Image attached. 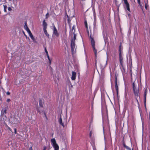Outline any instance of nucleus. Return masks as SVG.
Listing matches in <instances>:
<instances>
[{"instance_id": "f257e3e1", "label": "nucleus", "mask_w": 150, "mask_h": 150, "mask_svg": "<svg viewBox=\"0 0 150 150\" xmlns=\"http://www.w3.org/2000/svg\"><path fill=\"white\" fill-rule=\"evenodd\" d=\"M88 33L89 35V37L91 39V45L93 48V50L95 53L96 57L97 55V50L95 48V41L94 40L93 37L92 36L91 34H90V36L89 35V32L88 30Z\"/></svg>"}, {"instance_id": "f03ea898", "label": "nucleus", "mask_w": 150, "mask_h": 150, "mask_svg": "<svg viewBox=\"0 0 150 150\" xmlns=\"http://www.w3.org/2000/svg\"><path fill=\"white\" fill-rule=\"evenodd\" d=\"M133 91L135 96L139 97L140 98V94L139 87H136L135 83H132Z\"/></svg>"}, {"instance_id": "7ed1b4c3", "label": "nucleus", "mask_w": 150, "mask_h": 150, "mask_svg": "<svg viewBox=\"0 0 150 150\" xmlns=\"http://www.w3.org/2000/svg\"><path fill=\"white\" fill-rule=\"evenodd\" d=\"M51 142L52 145L54 148V150H59V146L57 143L55 139L54 138L51 139Z\"/></svg>"}, {"instance_id": "20e7f679", "label": "nucleus", "mask_w": 150, "mask_h": 150, "mask_svg": "<svg viewBox=\"0 0 150 150\" xmlns=\"http://www.w3.org/2000/svg\"><path fill=\"white\" fill-rule=\"evenodd\" d=\"M123 48L122 49H119V62H122V60H123V57L122 54H123V52L122 51Z\"/></svg>"}, {"instance_id": "39448f33", "label": "nucleus", "mask_w": 150, "mask_h": 150, "mask_svg": "<svg viewBox=\"0 0 150 150\" xmlns=\"http://www.w3.org/2000/svg\"><path fill=\"white\" fill-rule=\"evenodd\" d=\"M53 35H55L57 37H59V33L58 32L57 29L54 25L53 26Z\"/></svg>"}, {"instance_id": "423d86ee", "label": "nucleus", "mask_w": 150, "mask_h": 150, "mask_svg": "<svg viewBox=\"0 0 150 150\" xmlns=\"http://www.w3.org/2000/svg\"><path fill=\"white\" fill-rule=\"evenodd\" d=\"M75 46V41H71V51L72 52H74V49Z\"/></svg>"}, {"instance_id": "0eeeda50", "label": "nucleus", "mask_w": 150, "mask_h": 150, "mask_svg": "<svg viewBox=\"0 0 150 150\" xmlns=\"http://www.w3.org/2000/svg\"><path fill=\"white\" fill-rule=\"evenodd\" d=\"M124 1V3L126 6L127 10L129 12L130 11V9L129 8V4L128 3L127 0H122Z\"/></svg>"}, {"instance_id": "6e6552de", "label": "nucleus", "mask_w": 150, "mask_h": 150, "mask_svg": "<svg viewBox=\"0 0 150 150\" xmlns=\"http://www.w3.org/2000/svg\"><path fill=\"white\" fill-rule=\"evenodd\" d=\"M28 33L31 39L33 40V41L34 42V43H36L37 41H36L34 37L33 36V35L32 34V33L31 31H29V32H28Z\"/></svg>"}, {"instance_id": "1a4fd4ad", "label": "nucleus", "mask_w": 150, "mask_h": 150, "mask_svg": "<svg viewBox=\"0 0 150 150\" xmlns=\"http://www.w3.org/2000/svg\"><path fill=\"white\" fill-rule=\"evenodd\" d=\"M76 72L75 71H72V76L71 77V79L72 80H74L76 78Z\"/></svg>"}, {"instance_id": "9d476101", "label": "nucleus", "mask_w": 150, "mask_h": 150, "mask_svg": "<svg viewBox=\"0 0 150 150\" xmlns=\"http://www.w3.org/2000/svg\"><path fill=\"white\" fill-rule=\"evenodd\" d=\"M115 88L116 91L117 93V94H118V87L117 86V78L116 77L115 78Z\"/></svg>"}, {"instance_id": "9b49d317", "label": "nucleus", "mask_w": 150, "mask_h": 150, "mask_svg": "<svg viewBox=\"0 0 150 150\" xmlns=\"http://www.w3.org/2000/svg\"><path fill=\"white\" fill-rule=\"evenodd\" d=\"M47 24L46 22H45V20H44L42 22V26H43V29H46Z\"/></svg>"}, {"instance_id": "f8f14e48", "label": "nucleus", "mask_w": 150, "mask_h": 150, "mask_svg": "<svg viewBox=\"0 0 150 150\" xmlns=\"http://www.w3.org/2000/svg\"><path fill=\"white\" fill-rule=\"evenodd\" d=\"M37 112H38L40 114H42V113H44L45 117L47 118V116L46 115V113L43 110L40 111L39 110L38 108H38H37Z\"/></svg>"}, {"instance_id": "ddd939ff", "label": "nucleus", "mask_w": 150, "mask_h": 150, "mask_svg": "<svg viewBox=\"0 0 150 150\" xmlns=\"http://www.w3.org/2000/svg\"><path fill=\"white\" fill-rule=\"evenodd\" d=\"M75 26L74 25H73L72 27V30L70 31V33L71 34V36H72L73 33H75Z\"/></svg>"}, {"instance_id": "4468645a", "label": "nucleus", "mask_w": 150, "mask_h": 150, "mask_svg": "<svg viewBox=\"0 0 150 150\" xmlns=\"http://www.w3.org/2000/svg\"><path fill=\"white\" fill-rule=\"evenodd\" d=\"M25 24L24 26L25 29L26 30L28 33L30 31L27 25L26 22H25Z\"/></svg>"}, {"instance_id": "2eb2a0df", "label": "nucleus", "mask_w": 150, "mask_h": 150, "mask_svg": "<svg viewBox=\"0 0 150 150\" xmlns=\"http://www.w3.org/2000/svg\"><path fill=\"white\" fill-rule=\"evenodd\" d=\"M59 122L62 126L64 127V123L62 122V119L61 118V116L60 117L59 120Z\"/></svg>"}, {"instance_id": "dca6fc26", "label": "nucleus", "mask_w": 150, "mask_h": 150, "mask_svg": "<svg viewBox=\"0 0 150 150\" xmlns=\"http://www.w3.org/2000/svg\"><path fill=\"white\" fill-rule=\"evenodd\" d=\"M123 146L127 150H132V149L130 148L129 147V146L126 145V144L124 142H123Z\"/></svg>"}, {"instance_id": "f3484780", "label": "nucleus", "mask_w": 150, "mask_h": 150, "mask_svg": "<svg viewBox=\"0 0 150 150\" xmlns=\"http://www.w3.org/2000/svg\"><path fill=\"white\" fill-rule=\"evenodd\" d=\"M43 101L41 99H40L39 100V106L40 108H43Z\"/></svg>"}, {"instance_id": "a211bd4d", "label": "nucleus", "mask_w": 150, "mask_h": 150, "mask_svg": "<svg viewBox=\"0 0 150 150\" xmlns=\"http://www.w3.org/2000/svg\"><path fill=\"white\" fill-rule=\"evenodd\" d=\"M6 127L7 128V130H8V133H13L12 129L7 125H6Z\"/></svg>"}, {"instance_id": "6ab92c4d", "label": "nucleus", "mask_w": 150, "mask_h": 150, "mask_svg": "<svg viewBox=\"0 0 150 150\" xmlns=\"http://www.w3.org/2000/svg\"><path fill=\"white\" fill-rule=\"evenodd\" d=\"M120 62V65H121V67H122V69L124 71V72H125V68L123 65V60H122V62Z\"/></svg>"}, {"instance_id": "aec40b11", "label": "nucleus", "mask_w": 150, "mask_h": 150, "mask_svg": "<svg viewBox=\"0 0 150 150\" xmlns=\"http://www.w3.org/2000/svg\"><path fill=\"white\" fill-rule=\"evenodd\" d=\"M73 33L74 34V37L72 39L71 41H75V40H76V35L74 33Z\"/></svg>"}, {"instance_id": "412c9836", "label": "nucleus", "mask_w": 150, "mask_h": 150, "mask_svg": "<svg viewBox=\"0 0 150 150\" xmlns=\"http://www.w3.org/2000/svg\"><path fill=\"white\" fill-rule=\"evenodd\" d=\"M145 4V8L146 10L147 9V8L149 6V5L148 4V1H144Z\"/></svg>"}, {"instance_id": "4be33fe9", "label": "nucleus", "mask_w": 150, "mask_h": 150, "mask_svg": "<svg viewBox=\"0 0 150 150\" xmlns=\"http://www.w3.org/2000/svg\"><path fill=\"white\" fill-rule=\"evenodd\" d=\"M43 31L45 35L48 38H49L50 35L49 34L47 33L46 29L43 30Z\"/></svg>"}, {"instance_id": "5701e85b", "label": "nucleus", "mask_w": 150, "mask_h": 150, "mask_svg": "<svg viewBox=\"0 0 150 150\" xmlns=\"http://www.w3.org/2000/svg\"><path fill=\"white\" fill-rule=\"evenodd\" d=\"M147 91V89L146 88L145 89V91H144V98H146V92Z\"/></svg>"}, {"instance_id": "b1692460", "label": "nucleus", "mask_w": 150, "mask_h": 150, "mask_svg": "<svg viewBox=\"0 0 150 150\" xmlns=\"http://www.w3.org/2000/svg\"><path fill=\"white\" fill-rule=\"evenodd\" d=\"M19 0H13V3L14 4L15 6H16L17 5V2Z\"/></svg>"}, {"instance_id": "393cba45", "label": "nucleus", "mask_w": 150, "mask_h": 150, "mask_svg": "<svg viewBox=\"0 0 150 150\" xmlns=\"http://www.w3.org/2000/svg\"><path fill=\"white\" fill-rule=\"evenodd\" d=\"M138 97L135 96V99L136 100V102L137 103L138 105H139V103L137 98Z\"/></svg>"}, {"instance_id": "a878e982", "label": "nucleus", "mask_w": 150, "mask_h": 150, "mask_svg": "<svg viewBox=\"0 0 150 150\" xmlns=\"http://www.w3.org/2000/svg\"><path fill=\"white\" fill-rule=\"evenodd\" d=\"M84 24L85 26V27L86 29H88V26L87 25V21L86 20H85L84 21Z\"/></svg>"}, {"instance_id": "bb28decb", "label": "nucleus", "mask_w": 150, "mask_h": 150, "mask_svg": "<svg viewBox=\"0 0 150 150\" xmlns=\"http://www.w3.org/2000/svg\"><path fill=\"white\" fill-rule=\"evenodd\" d=\"M4 11L5 12H7L6 9L7 6L6 5H4Z\"/></svg>"}, {"instance_id": "cd10ccee", "label": "nucleus", "mask_w": 150, "mask_h": 150, "mask_svg": "<svg viewBox=\"0 0 150 150\" xmlns=\"http://www.w3.org/2000/svg\"><path fill=\"white\" fill-rule=\"evenodd\" d=\"M146 98H144V102L145 105L146 106Z\"/></svg>"}, {"instance_id": "c85d7f7f", "label": "nucleus", "mask_w": 150, "mask_h": 150, "mask_svg": "<svg viewBox=\"0 0 150 150\" xmlns=\"http://www.w3.org/2000/svg\"><path fill=\"white\" fill-rule=\"evenodd\" d=\"M137 2H138V4L140 6H141L142 7V5L141 4L140 0H137Z\"/></svg>"}, {"instance_id": "c756f323", "label": "nucleus", "mask_w": 150, "mask_h": 150, "mask_svg": "<svg viewBox=\"0 0 150 150\" xmlns=\"http://www.w3.org/2000/svg\"><path fill=\"white\" fill-rule=\"evenodd\" d=\"M45 53H46V54H48V52H47V50L46 49V48L45 47Z\"/></svg>"}, {"instance_id": "7c9ffc66", "label": "nucleus", "mask_w": 150, "mask_h": 150, "mask_svg": "<svg viewBox=\"0 0 150 150\" xmlns=\"http://www.w3.org/2000/svg\"><path fill=\"white\" fill-rule=\"evenodd\" d=\"M49 16V13H47L45 15L46 18H47Z\"/></svg>"}, {"instance_id": "2f4dec72", "label": "nucleus", "mask_w": 150, "mask_h": 150, "mask_svg": "<svg viewBox=\"0 0 150 150\" xmlns=\"http://www.w3.org/2000/svg\"><path fill=\"white\" fill-rule=\"evenodd\" d=\"M14 133L15 134L17 133V129L16 128H14Z\"/></svg>"}, {"instance_id": "473e14b6", "label": "nucleus", "mask_w": 150, "mask_h": 150, "mask_svg": "<svg viewBox=\"0 0 150 150\" xmlns=\"http://www.w3.org/2000/svg\"><path fill=\"white\" fill-rule=\"evenodd\" d=\"M122 47L121 44H120L119 46V49H122Z\"/></svg>"}, {"instance_id": "72a5a7b5", "label": "nucleus", "mask_w": 150, "mask_h": 150, "mask_svg": "<svg viewBox=\"0 0 150 150\" xmlns=\"http://www.w3.org/2000/svg\"><path fill=\"white\" fill-rule=\"evenodd\" d=\"M49 63L50 65L51 64V59L49 60Z\"/></svg>"}, {"instance_id": "f704fd0d", "label": "nucleus", "mask_w": 150, "mask_h": 150, "mask_svg": "<svg viewBox=\"0 0 150 150\" xmlns=\"http://www.w3.org/2000/svg\"><path fill=\"white\" fill-rule=\"evenodd\" d=\"M8 10L9 11H11L12 10L11 8L10 7H8Z\"/></svg>"}, {"instance_id": "c9c22d12", "label": "nucleus", "mask_w": 150, "mask_h": 150, "mask_svg": "<svg viewBox=\"0 0 150 150\" xmlns=\"http://www.w3.org/2000/svg\"><path fill=\"white\" fill-rule=\"evenodd\" d=\"M46 55H47V58L48 59V60H50V58L49 56V55L48 54H46Z\"/></svg>"}, {"instance_id": "e433bc0d", "label": "nucleus", "mask_w": 150, "mask_h": 150, "mask_svg": "<svg viewBox=\"0 0 150 150\" xmlns=\"http://www.w3.org/2000/svg\"><path fill=\"white\" fill-rule=\"evenodd\" d=\"M7 102H8L11 101V100L10 99H7L6 100Z\"/></svg>"}, {"instance_id": "4c0bfd02", "label": "nucleus", "mask_w": 150, "mask_h": 150, "mask_svg": "<svg viewBox=\"0 0 150 150\" xmlns=\"http://www.w3.org/2000/svg\"><path fill=\"white\" fill-rule=\"evenodd\" d=\"M10 93L9 92H7V93H6V94L7 95H10Z\"/></svg>"}, {"instance_id": "58836bf2", "label": "nucleus", "mask_w": 150, "mask_h": 150, "mask_svg": "<svg viewBox=\"0 0 150 150\" xmlns=\"http://www.w3.org/2000/svg\"><path fill=\"white\" fill-rule=\"evenodd\" d=\"M91 135H92V133H91V132H90V133H89V136H90V137L91 136Z\"/></svg>"}, {"instance_id": "ea45409f", "label": "nucleus", "mask_w": 150, "mask_h": 150, "mask_svg": "<svg viewBox=\"0 0 150 150\" xmlns=\"http://www.w3.org/2000/svg\"><path fill=\"white\" fill-rule=\"evenodd\" d=\"M29 150H33L32 147H30L29 148Z\"/></svg>"}, {"instance_id": "a19ab883", "label": "nucleus", "mask_w": 150, "mask_h": 150, "mask_svg": "<svg viewBox=\"0 0 150 150\" xmlns=\"http://www.w3.org/2000/svg\"><path fill=\"white\" fill-rule=\"evenodd\" d=\"M95 65L96 67L97 66V61L95 60Z\"/></svg>"}, {"instance_id": "79ce46f5", "label": "nucleus", "mask_w": 150, "mask_h": 150, "mask_svg": "<svg viewBox=\"0 0 150 150\" xmlns=\"http://www.w3.org/2000/svg\"><path fill=\"white\" fill-rule=\"evenodd\" d=\"M24 36L26 37V38H27V35H25L24 33Z\"/></svg>"}, {"instance_id": "37998d69", "label": "nucleus", "mask_w": 150, "mask_h": 150, "mask_svg": "<svg viewBox=\"0 0 150 150\" xmlns=\"http://www.w3.org/2000/svg\"><path fill=\"white\" fill-rule=\"evenodd\" d=\"M46 147H45L44 148V149L43 150H46Z\"/></svg>"}, {"instance_id": "c03bdc74", "label": "nucleus", "mask_w": 150, "mask_h": 150, "mask_svg": "<svg viewBox=\"0 0 150 150\" xmlns=\"http://www.w3.org/2000/svg\"><path fill=\"white\" fill-rule=\"evenodd\" d=\"M17 135L20 136V134H17Z\"/></svg>"}, {"instance_id": "a18cd8bd", "label": "nucleus", "mask_w": 150, "mask_h": 150, "mask_svg": "<svg viewBox=\"0 0 150 150\" xmlns=\"http://www.w3.org/2000/svg\"><path fill=\"white\" fill-rule=\"evenodd\" d=\"M82 1H85L86 0H81Z\"/></svg>"}, {"instance_id": "49530a36", "label": "nucleus", "mask_w": 150, "mask_h": 150, "mask_svg": "<svg viewBox=\"0 0 150 150\" xmlns=\"http://www.w3.org/2000/svg\"><path fill=\"white\" fill-rule=\"evenodd\" d=\"M5 113L6 112V110H5Z\"/></svg>"}, {"instance_id": "de8ad7c7", "label": "nucleus", "mask_w": 150, "mask_h": 150, "mask_svg": "<svg viewBox=\"0 0 150 150\" xmlns=\"http://www.w3.org/2000/svg\"><path fill=\"white\" fill-rule=\"evenodd\" d=\"M14 123H16V122H14Z\"/></svg>"}, {"instance_id": "09e8293b", "label": "nucleus", "mask_w": 150, "mask_h": 150, "mask_svg": "<svg viewBox=\"0 0 150 150\" xmlns=\"http://www.w3.org/2000/svg\"><path fill=\"white\" fill-rule=\"evenodd\" d=\"M126 96H127V94L126 95V96H125V97H126Z\"/></svg>"}, {"instance_id": "8fccbe9b", "label": "nucleus", "mask_w": 150, "mask_h": 150, "mask_svg": "<svg viewBox=\"0 0 150 150\" xmlns=\"http://www.w3.org/2000/svg\"><path fill=\"white\" fill-rule=\"evenodd\" d=\"M147 150H150L149 149H147Z\"/></svg>"}, {"instance_id": "3c124183", "label": "nucleus", "mask_w": 150, "mask_h": 150, "mask_svg": "<svg viewBox=\"0 0 150 150\" xmlns=\"http://www.w3.org/2000/svg\"><path fill=\"white\" fill-rule=\"evenodd\" d=\"M132 103H133V101H132Z\"/></svg>"}, {"instance_id": "603ef678", "label": "nucleus", "mask_w": 150, "mask_h": 150, "mask_svg": "<svg viewBox=\"0 0 150 150\" xmlns=\"http://www.w3.org/2000/svg\"><path fill=\"white\" fill-rule=\"evenodd\" d=\"M132 150H133V149H132Z\"/></svg>"}]
</instances>
